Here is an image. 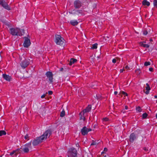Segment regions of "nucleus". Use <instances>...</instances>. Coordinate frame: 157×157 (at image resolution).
I'll return each mask as SVG.
<instances>
[{
	"instance_id": "obj_1",
	"label": "nucleus",
	"mask_w": 157,
	"mask_h": 157,
	"mask_svg": "<svg viewBox=\"0 0 157 157\" xmlns=\"http://www.w3.org/2000/svg\"><path fill=\"white\" fill-rule=\"evenodd\" d=\"M10 33L13 36H22L24 33V30H21L17 28L10 29Z\"/></svg>"
},
{
	"instance_id": "obj_2",
	"label": "nucleus",
	"mask_w": 157,
	"mask_h": 157,
	"mask_svg": "<svg viewBox=\"0 0 157 157\" xmlns=\"http://www.w3.org/2000/svg\"><path fill=\"white\" fill-rule=\"evenodd\" d=\"M32 148L31 142H30L25 144L23 147L20 148V150L22 149L24 153H27L29 152V150Z\"/></svg>"
},
{
	"instance_id": "obj_3",
	"label": "nucleus",
	"mask_w": 157,
	"mask_h": 157,
	"mask_svg": "<svg viewBox=\"0 0 157 157\" xmlns=\"http://www.w3.org/2000/svg\"><path fill=\"white\" fill-rule=\"evenodd\" d=\"M77 151L76 149L73 147L69 149L67 151L68 157H77Z\"/></svg>"
},
{
	"instance_id": "obj_4",
	"label": "nucleus",
	"mask_w": 157,
	"mask_h": 157,
	"mask_svg": "<svg viewBox=\"0 0 157 157\" xmlns=\"http://www.w3.org/2000/svg\"><path fill=\"white\" fill-rule=\"evenodd\" d=\"M55 38H56L55 42L57 44L60 45L63 44L64 43V40L60 35L56 34L55 35Z\"/></svg>"
},
{
	"instance_id": "obj_5",
	"label": "nucleus",
	"mask_w": 157,
	"mask_h": 157,
	"mask_svg": "<svg viewBox=\"0 0 157 157\" xmlns=\"http://www.w3.org/2000/svg\"><path fill=\"white\" fill-rule=\"evenodd\" d=\"M52 131L51 129H48L45 131L43 134L40 136L41 138V139L43 140L46 139L47 138H48L52 135Z\"/></svg>"
},
{
	"instance_id": "obj_6",
	"label": "nucleus",
	"mask_w": 157,
	"mask_h": 157,
	"mask_svg": "<svg viewBox=\"0 0 157 157\" xmlns=\"http://www.w3.org/2000/svg\"><path fill=\"white\" fill-rule=\"evenodd\" d=\"M0 5L3 7L4 9L8 10H11L10 6L4 0H0Z\"/></svg>"
},
{
	"instance_id": "obj_7",
	"label": "nucleus",
	"mask_w": 157,
	"mask_h": 157,
	"mask_svg": "<svg viewBox=\"0 0 157 157\" xmlns=\"http://www.w3.org/2000/svg\"><path fill=\"white\" fill-rule=\"evenodd\" d=\"M29 60V59H25L21 62L20 65L22 68L25 69L28 67L30 63Z\"/></svg>"
},
{
	"instance_id": "obj_8",
	"label": "nucleus",
	"mask_w": 157,
	"mask_h": 157,
	"mask_svg": "<svg viewBox=\"0 0 157 157\" xmlns=\"http://www.w3.org/2000/svg\"><path fill=\"white\" fill-rule=\"evenodd\" d=\"M43 141V140L41 139V138L40 136L37 137L36 139H34L32 142V144L33 146H35L41 143Z\"/></svg>"
},
{
	"instance_id": "obj_9",
	"label": "nucleus",
	"mask_w": 157,
	"mask_h": 157,
	"mask_svg": "<svg viewBox=\"0 0 157 157\" xmlns=\"http://www.w3.org/2000/svg\"><path fill=\"white\" fill-rule=\"evenodd\" d=\"M92 131L91 129L88 128L86 126H84L81 130V132L82 135L85 136L87 135L88 132Z\"/></svg>"
},
{
	"instance_id": "obj_10",
	"label": "nucleus",
	"mask_w": 157,
	"mask_h": 157,
	"mask_svg": "<svg viewBox=\"0 0 157 157\" xmlns=\"http://www.w3.org/2000/svg\"><path fill=\"white\" fill-rule=\"evenodd\" d=\"M25 40L23 44V46L25 48H28L31 44L29 39L27 37H24Z\"/></svg>"
},
{
	"instance_id": "obj_11",
	"label": "nucleus",
	"mask_w": 157,
	"mask_h": 157,
	"mask_svg": "<svg viewBox=\"0 0 157 157\" xmlns=\"http://www.w3.org/2000/svg\"><path fill=\"white\" fill-rule=\"evenodd\" d=\"M46 75L48 78L49 80L51 83L53 82V75L52 72L48 71L46 74Z\"/></svg>"
},
{
	"instance_id": "obj_12",
	"label": "nucleus",
	"mask_w": 157,
	"mask_h": 157,
	"mask_svg": "<svg viewBox=\"0 0 157 157\" xmlns=\"http://www.w3.org/2000/svg\"><path fill=\"white\" fill-rule=\"evenodd\" d=\"M75 14H76L79 16L84 15L86 13V12L84 10H75Z\"/></svg>"
},
{
	"instance_id": "obj_13",
	"label": "nucleus",
	"mask_w": 157,
	"mask_h": 157,
	"mask_svg": "<svg viewBox=\"0 0 157 157\" xmlns=\"http://www.w3.org/2000/svg\"><path fill=\"white\" fill-rule=\"evenodd\" d=\"M91 105H89L85 109H84L80 113V114H84L86 113L89 112L91 110Z\"/></svg>"
},
{
	"instance_id": "obj_14",
	"label": "nucleus",
	"mask_w": 157,
	"mask_h": 157,
	"mask_svg": "<svg viewBox=\"0 0 157 157\" xmlns=\"http://www.w3.org/2000/svg\"><path fill=\"white\" fill-rule=\"evenodd\" d=\"M137 137L136 135L134 133H131L129 136V140L130 142L133 143L136 140Z\"/></svg>"
},
{
	"instance_id": "obj_15",
	"label": "nucleus",
	"mask_w": 157,
	"mask_h": 157,
	"mask_svg": "<svg viewBox=\"0 0 157 157\" xmlns=\"http://www.w3.org/2000/svg\"><path fill=\"white\" fill-rule=\"evenodd\" d=\"M21 150H20V149L18 148L15 150L13 151L12 152L10 153V155L12 156L13 155H14L15 156H16L18 154L21 153Z\"/></svg>"
},
{
	"instance_id": "obj_16",
	"label": "nucleus",
	"mask_w": 157,
	"mask_h": 157,
	"mask_svg": "<svg viewBox=\"0 0 157 157\" xmlns=\"http://www.w3.org/2000/svg\"><path fill=\"white\" fill-rule=\"evenodd\" d=\"M82 6L81 2L79 0H76L74 2V6L75 8L78 9L80 8Z\"/></svg>"
},
{
	"instance_id": "obj_17",
	"label": "nucleus",
	"mask_w": 157,
	"mask_h": 157,
	"mask_svg": "<svg viewBox=\"0 0 157 157\" xmlns=\"http://www.w3.org/2000/svg\"><path fill=\"white\" fill-rule=\"evenodd\" d=\"M2 77L4 79L9 82L10 81L11 79H12L11 76L5 74H3L2 75Z\"/></svg>"
},
{
	"instance_id": "obj_18",
	"label": "nucleus",
	"mask_w": 157,
	"mask_h": 157,
	"mask_svg": "<svg viewBox=\"0 0 157 157\" xmlns=\"http://www.w3.org/2000/svg\"><path fill=\"white\" fill-rule=\"evenodd\" d=\"M146 43V42L143 41L140 42L139 43L140 46L143 47L144 48H149V45L148 44H144V43Z\"/></svg>"
},
{
	"instance_id": "obj_19",
	"label": "nucleus",
	"mask_w": 157,
	"mask_h": 157,
	"mask_svg": "<svg viewBox=\"0 0 157 157\" xmlns=\"http://www.w3.org/2000/svg\"><path fill=\"white\" fill-rule=\"evenodd\" d=\"M70 23L73 26H75L78 25V22L76 20H71Z\"/></svg>"
},
{
	"instance_id": "obj_20",
	"label": "nucleus",
	"mask_w": 157,
	"mask_h": 157,
	"mask_svg": "<svg viewBox=\"0 0 157 157\" xmlns=\"http://www.w3.org/2000/svg\"><path fill=\"white\" fill-rule=\"evenodd\" d=\"M77 61V60L76 59L74 58H71V60L70 62L69 63V65H71L73 64H74L76 63Z\"/></svg>"
},
{
	"instance_id": "obj_21",
	"label": "nucleus",
	"mask_w": 157,
	"mask_h": 157,
	"mask_svg": "<svg viewBox=\"0 0 157 157\" xmlns=\"http://www.w3.org/2000/svg\"><path fill=\"white\" fill-rule=\"evenodd\" d=\"M142 4L143 5L145 6L146 5L147 6H149L150 5V3L147 1L146 0H144L143 1Z\"/></svg>"
},
{
	"instance_id": "obj_22",
	"label": "nucleus",
	"mask_w": 157,
	"mask_h": 157,
	"mask_svg": "<svg viewBox=\"0 0 157 157\" xmlns=\"http://www.w3.org/2000/svg\"><path fill=\"white\" fill-rule=\"evenodd\" d=\"M98 44L95 43L92 45V46L91 47V49H96L97 48Z\"/></svg>"
},
{
	"instance_id": "obj_23",
	"label": "nucleus",
	"mask_w": 157,
	"mask_h": 157,
	"mask_svg": "<svg viewBox=\"0 0 157 157\" xmlns=\"http://www.w3.org/2000/svg\"><path fill=\"white\" fill-rule=\"evenodd\" d=\"M6 134V132L4 130H0V136Z\"/></svg>"
},
{
	"instance_id": "obj_24",
	"label": "nucleus",
	"mask_w": 157,
	"mask_h": 157,
	"mask_svg": "<svg viewBox=\"0 0 157 157\" xmlns=\"http://www.w3.org/2000/svg\"><path fill=\"white\" fill-rule=\"evenodd\" d=\"M79 115L80 116V120L83 119L84 121H85V117L84 116V115H83L82 114H80V113Z\"/></svg>"
},
{
	"instance_id": "obj_25",
	"label": "nucleus",
	"mask_w": 157,
	"mask_h": 157,
	"mask_svg": "<svg viewBox=\"0 0 157 157\" xmlns=\"http://www.w3.org/2000/svg\"><path fill=\"white\" fill-rule=\"evenodd\" d=\"M136 110L139 112H140L142 111V109H141V108L139 106H138L137 107H136Z\"/></svg>"
},
{
	"instance_id": "obj_26",
	"label": "nucleus",
	"mask_w": 157,
	"mask_h": 157,
	"mask_svg": "<svg viewBox=\"0 0 157 157\" xmlns=\"http://www.w3.org/2000/svg\"><path fill=\"white\" fill-rule=\"evenodd\" d=\"M146 90H151L150 87L148 83L146 84Z\"/></svg>"
},
{
	"instance_id": "obj_27",
	"label": "nucleus",
	"mask_w": 157,
	"mask_h": 157,
	"mask_svg": "<svg viewBox=\"0 0 157 157\" xmlns=\"http://www.w3.org/2000/svg\"><path fill=\"white\" fill-rule=\"evenodd\" d=\"M151 65V63L150 62H145L144 63V65L147 66Z\"/></svg>"
},
{
	"instance_id": "obj_28",
	"label": "nucleus",
	"mask_w": 157,
	"mask_h": 157,
	"mask_svg": "<svg viewBox=\"0 0 157 157\" xmlns=\"http://www.w3.org/2000/svg\"><path fill=\"white\" fill-rule=\"evenodd\" d=\"M65 115V112L64 111H62L60 114V116L61 117H63Z\"/></svg>"
},
{
	"instance_id": "obj_29",
	"label": "nucleus",
	"mask_w": 157,
	"mask_h": 157,
	"mask_svg": "<svg viewBox=\"0 0 157 157\" xmlns=\"http://www.w3.org/2000/svg\"><path fill=\"white\" fill-rule=\"evenodd\" d=\"M147 116V114L146 113H144L142 114V117L143 119L146 118Z\"/></svg>"
},
{
	"instance_id": "obj_30",
	"label": "nucleus",
	"mask_w": 157,
	"mask_h": 157,
	"mask_svg": "<svg viewBox=\"0 0 157 157\" xmlns=\"http://www.w3.org/2000/svg\"><path fill=\"white\" fill-rule=\"evenodd\" d=\"M135 72L137 73V74H140V73H141V71L140 69H136L135 71Z\"/></svg>"
},
{
	"instance_id": "obj_31",
	"label": "nucleus",
	"mask_w": 157,
	"mask_h": 157,
	"mask_svg": "<svg viewBox=\"0 0 157 157\" xmlns=\"http://www.w3.org/2000/svg\"><path fill=\"white\" fill-rule=\"evenodd\" d=\"M153 4L154 6L157 7V0H154L153 1Z\"/></svg>"
},
{
	"instance_id": "obj_32",
	"label": "nucleus",
	"mask_w": 157,
	"mask_h": 157,
	"mask_svg": "<svg viewBox=\"0 0 157 157\" xmlns=\"http://www.w3.org/2000/svg\"><path fill=\"white\" fill-rule=\"evenodd\" d=\"M97 144L96 142L93 140H92V142L91 144V145H96Z\"/></svg>"
},
{
	"instance_id": "obj_33",
	"label": "nucleus",
	"mask_w": 157,
	"mask_h": 157,
	"mask_svg": "<svg viewBox=\"0 0 157 157\" xmlns=\"http://www.w3.org/2000/svg\"><path fill=\"white\" fill-rule=\"evenodd\" d=\"M143 33L144 35H146L147 34L148 32H147V30H144L143 31Z\"/></svg>"
},
{
	"instance_id": "obj_34",
	"label": "nucleus",
	"mask_w": 157,
	"mask_h": 157,
	"mask_svg": "<svg viewBox=\"0 0 157 157\" xmlns=\"http://www.w3.org/2000/svg\"><path fill=\"white\" fill-rule=\"evenodd\" d=\"M121 93L122 94L124 95L125 96H127L128 95V94L124 91H122Z\"/></svg>"
},
{
	"instance_id": "obj_35",
	"label": "nucleus",
	"mask_w": 157,
	"mask_h": 157,
	"mask_svg": "<svg viewBox=\"0 0 157 157\" xmlns=\"http://www.w3.org/2000/svg\"><path fill=\"white\" fill-rule=\"evenodd\" d=\"M29 136H28V135H26L25 136V138L26 139V140H29Z\"/></svg>"
},
{
	"instance_id": "obj_36",
	"label": "nucleus",
	"mask_w": 157,
	"mask_h": 157,
	"mask_svg": "<svg viewBox=\"0 0 157 157\" xmlns=\"http://www.w3.org/2000/svg\"><path fill=\"white\" fill-rule=\"evenodd\" d=\"M117 60H118L117 59V60L116 59H113L112 60V62H113V63H115L117 61Z\"/></svg>"
},
{
	"instance_id": "obj_37",
	"label": "nucleus",
	"mask_w": 157,
	"mask_h": 157,
	"mask_svg": "<svg viewBox=\"0 0 157 157\" xmlns=\"http://www.w3.org/2000/svg\"><path fill=\"white\" fill-rule=\"evenodd\" d=\"M103 121H108L109 119L108 118L106 117H105L103 118Z\"/></svg>"
},
{
	"instance_id": "obj_38",
	"label": "nucleus",
	"mask_w": 157,
	"mask_h": 157,
	"mask_svg": "<svg viewBox=\"0 0 157 157\" xmlns=\"http://www.w3.org/2000/svg\"><path fill=\"white\" fill-rule=\"evenodd\" d=\"M48 94L49 95H51L52 94L53 92L52 91L50 90L48 91Z\"/></svg>"
},
{
	"instance_id": "obj_39",
	"label": "nucleus",
	"mask_w": 157,
	"mask_h": 157,
	"mask_svg": "<svg viewBox=\"0 0 157 157\" xmlns=\"http://www.w3.org/2000/svg\"><path fill=\"white\" fill-rule=\"evenodd\" d=\"M149 70L150 71L153 72V68L152 67H150L149 68Z\"/></svg>"
},
{
	"instance_id": "obj_40",
	"label": "nucleus",
	"mask_w": 157,
	"mask_h": 157,
	"mask_svg": "<svg viewBox=\"0 0 157 157\" xmlns=\"http://www.w3.org/2000/svg\"><path fill=\"white\" fill-rule=\"evenodd\" d=\"M149 90H147L145 92V94H148L149 93Z\"/></svg>"
},
{
	"instance_id": "obj_41",
	"label": "nucleus",
	"mask_w": 157,
	"mask_h": 157,
	"mask_svg": "<svg viewBox=\"0 0 157 157\" xmlns=\"http://www.w3.org/2000/svg\"><path fill=\"white\" fill-rule=\"evenodd\" d=\"M125 68L127 70L129 69L130 68L129 67L128 65L126 66L125 67Z\"/></svg>"
},
{
	"instance_id": "obj_42",
	"label": "nucleus",
	"mask_w": 157,
	"mask_h": 157,
	"mask_svg": "<svg viewBox=\"0 0 157 157\" xmlns=\"http://www.w3.org/2000/svg\"><path fill=\"white\" fill-rule=\"evenodd\" d=\"M45 96H46V94H44L43 95H42L41 96V98H44L45 97Z\"/></svg>"
},
{
	"instance_id": "obj_43",
	"label": "nucleus",
	"mask_w": 157,
	"mask_h": 157,
	"mask_svg": "<svg viewBox=\"0 0 157 157\" xmlns=\"http://www.w3.org/2000/svg\"><path fill=\"white\" fill-rule=\"evenodd\" d=\"M108 149L107 148L105 147L104 149V151L106 152L107 151Z\"/></svg>"
},
{
	"instance_id": "obj_44",
	"label": "nucleus",
	"mask_w": 157,
	"mask_h": 157,
	"mask_svg": "<svg viewBox=\"0 0 157 157\" xmlns=\"http://www.w3.org/2000/svg\"><path fill=\"white\" fill-rule=\"evenodd\" d=\"M124 71V69H121L120 70V73H122L123 72V71Z\"/></svg>"
},
{
	"instance_id": "obj_45",
	"label": "nucleus",
	"mask_w": 157,
	"mask_h": 157,
	"mask_svg": "<svg viewBox=\"0 0 157 157\" xmlns=\"http://www.w3.org/2000/svg\"><path fill=\"white\" fill-rule=\"evenodd\" d=\"M63 70V67L59 69V71H62Z\"/></svg>"
},
{
	"instance_id": "obj_46",
	"label": "nucleus",
	"mask_w": 157,
	"mask_h": 157,
	"mask_svg": "<svg viewBox=\"0 0 157 157\" xmlns=\"http://www.w3.org/2000/svg\"><path fill=\"white\" fill-rule=\"evenodd\" d=\"M128 107L126 105L125 106V107H124L125 109H128Z\"/></svg>"
},
{
	"instance_id": "obj_47",
	"label": "nucleus",
	"mask_w": 157,
	"mask_h": 157,
	"mask_svg": "<svg viewBox=\"0 0 157 157\" xmlns=\"http://www.w3.org/2000/svg\"><path fill=\"white\" fill-rule=\"evenodd\" d=\"M117 93H118V92H117V91H115L114 92V94L115 95H117Z\"/></svg>"
},
{
	"instance_id": "obj_48",
	"label": "nucleus",
	"mask_w": 157,
	"mask_h": 157,
	"mask_svg": "<svg viewBox=\"0 0 157 157\" xmlns=\"http://www.w3.org/2000/svg\"><path fill=\"white\" fill-rule=\"evenodd\" d=\"M144 150H145L146 151H148V150L147 149V148L146 147H144Z\"/></svg>"
},
{
	"instance_id": "obj_49",
	"label": "nucleus",
	"mask_w": 157,
	"mask_h": 157,
	"mask_svg": "<svg viewBox=\"0 0 157 157\" xmlns=\"http://www.w3.org/2000/svg\"><path fill=\"white\" fill-rule=\"evenodd\" d=\"M122 112L123 113H125L126 111L124 110V109H123L122 110Z\"/></svg>"
},
{
	"instance_id": "obj_50",
	"label": "nucleus",
	"mask_w": 157,
	"mask_h": 157,
	"mask_svg": "<svg viewBox=\"0 0 157 157\" xmlns=\"http://www.w3.org/2000/svg\"><path fill=\"white\" fill-rule=\"evenodd\" d=\"M149 40L151 42L152 41H153V40L151 38Z\"/></svg>"
},
{
	"instance_id": "obj_51",
	"label": "nucleus",
	"mask_w": 157,
	"mask_h": 157,
	"mask_svg": "<svg viewBox=\"0 0 157 157\" xmlns=\"http://www.w3.org/2000/svg\"><path fill=\"white\" fill-rule=\"evenodd\" d=\"M154 97L155 98H157V95H155Z\"/></svg>"
},
{
	"instance_id": "obj_52",
	"label": "nucleus",
	"mask_w": 157,
	"mask_h": 157,
	"mask_svg": "<svg viewBox=\"0 0 157 157\" xmlns=\"http://www.w3.org/2000/svg\"><path fill=\"white\" fill-rule=\"evenodd\" d=\"M104 153H105V152L104 151H103L101 152V154H103Z\"/></svg>"
},
{
	"instance_id": "obj_53",
	"label": "nucleus",
	"mask_w": 157,
	"mask_h": 157,
	"mask_svg": "<svg viewBox=\"0 0 157 157\" xmlns=\"http://www.w3.org/2000/svg\"><path fill=\"white\" fill-rule=\"evenodd\" d=\"M156 118H157V113H156Z\"/></svg>"
},
{
	"instance_id": "obj_54",
	"label": "nucleus",
	"mask_w": 157,
	"mask_h": 157,
	"mask_svg": "<svg viewBox=\"0 0 157 157\" xmlns=\"http://www.w3.org/2000/svg\"><path fill=\"white\" fill-rule=\"evenodd\" d=\"M103 157H106V156L105 155Z\"/></svg>"
},
{
	"instance_id": "obj_55",
	"label": "nucleus",
	"mask_w": 157,
	"mask_h": 157,
	"mask_svg": "<svg viewBox=\"0 0 157 157\" xmlns=\"http://www.w3.org/2000/svg\"><path fill=\"white\" fill-rule=\"evenodd\" d=\"M0 157H2V156L1 155H0Z\"/></svg>"
},
{
	"instance_id": "obj_56",
	"label": "nucleus",
	"mask_w": 157,
	"mask_h": 157,
	"mask_svg": "<svg viewBox=\"0 0 157 157\" xmlns=\"http://www.w3.org/2000/svg\"><path fill=\"white\" fill-rule=\"evenodd\" d=\"M47 94V92H46V94Z\"/></svg>"
}]
</instances>
